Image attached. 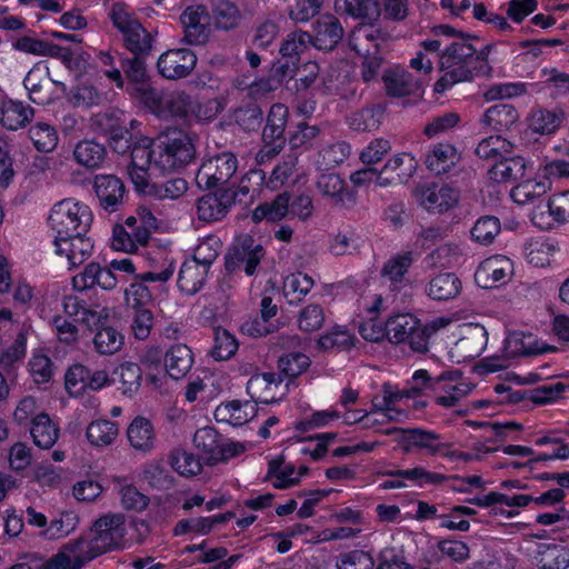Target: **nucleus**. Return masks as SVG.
<instances>
[{"label":"nucleus","instance_id":"4468645a","mask_svg":"<svg viewBox=\"0 0 569 569\" xmlns=\"http://www.w3.org/2000/svg\"><path fill=\"white\" fill-rule=\"evenodd\" d=\"M247 391L256 405L271 403L280 400L287 392L282 379L274 372H263L252 376L247 383Z\"/></svg>","mask_w":569,"mask_h":569},{"label":"nucleus","instance_id":"0eeeda50","mask_svg":"<svg viewBox=\"0 0 569 569\" xmlns=\"http://www.w3.org/2000/svg\"><path fill=\"white\" fill-rule=\"evenodd\" d=\"M237 170V156L230 151H223L202 161L196 173V182L199 188H218L227 184Z\"/></svg>","mask_w":569,"mask_h":569},{"label":"nucleus","instance_id":"5fc2aeb1","mask_svg":"<svg viewBox=\"0 0 569 569\" xmlns=\"http://www.w3.org/2000/svg\"><path fill=\"white\" fill-rule=\"evenodd\" d=\"M78 523L79 519L74 513L62 512L40 532V536L47 540H59L72 533Z\"/></svg>","mask_w":569,"mask_h":569},{"label":"nucleus","instance_id":"f03ea898","mask_svg":"<svg viewBox=\"0 0 569 569\" xmlns=\"http://www.w3.org/2000/svg\"><path fill=\"white\" fill-rule=\"evenodd\" d=\"M440 69L443 76L436 83V90L442 91L457 82L469 81L473 77L489 76L491 68L485 50L477 51L467 38L459 37L440 56Z\"/></svg>","mask_w":569,"mask_h":569},{"label":"nucleus","instance_id":"052dcab7","mask_svg":"<svg viewBox=\"0 0 569 569\" xmlns=\"http://www.w3.org/2000/svg\"><path fill=\"white\" fill-rule=\"evenodd\" d=\"M325 320L323 308L318 303H309L299 311L297 325L300 331L311 333L320 330Z\"/></svg>","mask_w":569,"mask_h":569},{"label":"nucleus","instance_id":"c9c22d12","mask_svg":"<svg viewBox=\"0 0 569 569\" xmlns=\"http://www.w3.org/2000/svg\"><path fill=\"white\" fill-rule=\"evenodd\" d=\"M526 161L521 157L503 156L489 169L490 179L496 182H510L523 177Z\"/></svg>","mask_w":569,"mask_h":569},{"label":"nucleus","instance_id":"a211bd4d","mask_svg":"<svg viewBox=\"0 0 569 569\" xmlns=\"http://www.w3.org/2000/svg\"><path fill=\"white\" fill-rule=\"evenodd\" d=\"M93 188L100 206L109 212L117 211L124 201V184L114 174L96 176Z\"/></svg>","mask_w":569,"mask_h":569},{"label":"nucleus","instance_id":"774afa93","mask_svg":"<svg viewBox=\"0 0 569 569\" xmlns=\"http://www.w3.org/2000/svg\"><path fill=\"white\" fill-rule=\"evenodd\" d=\"M238 350V342L234 337L223 328L214 329V343L211 349V356L216 360H227Z\"/></svg>","mask_w":569,"mask_h":569},{"label":"nucleus","instance_id":"9b49d317","mask_svg":"<svg viewBox=\"0 0 569 569\" xmlns=\"http://www.w3.org/2000/svg\"><path fill=\"white\" fill-rule=\"evenodd\" d=\"M197 61L196 53L190 49H170L159 57L157 68L163 78L178 80L188 77L196 68Z\"/></svg>","mask_w":569,"mask_h":569},{"label":"nucleus","instance_id":"9d476101","mask_svg":"<svg viewBox=\"0 0 569 569\" xmlns=\"http://www.w3.org/2000/svg\"><path fill=\"white\" fill-rule=\"evenodd\" d=\"M569 220V190L552 194L546 204L537 206L531 221L542 230H549Z\"/></svg>","mask_w":569,"mask_h":569},{"label":"nucleus","instance_id":"6e6552de","mask_svg":"<svg viewBox=\"0 0 569 569\" xmlns=\"http://www.w3.org/2000/svg\"><path fill=\"white\" fill-rule=\"evenodd\" d=\"M182 40L190 46L204 44L211 33V17L206 6H188L180 14Z\"/></svg>","mask_w":569,"mask_h":569},{"label":"nucleus","instance_id":"58836bf2","mask_svg":"<svg viewBox=\"0 0 569 569\" xmlns=\"http://www.w3.org/2000/svg\"><path fill=\"white\" fill-rule=\"evenodd\" d=\"M289 214V193H279L272 201L259 204L252 211V220L256 222L280 221Z\"/></svg>","mask_w":569,"mask_h":569},{"label":"nucleus","instance_id":"7c9ffc66","mask_svg":"<svg viewBox=\"0 0 569 569\" xmlns=\"http://www.w3.org/2000/svg\"><path fill=\"white\" fill-rule=\"evenodd\" d=\"M33 116V108L21 101L9 99L0 102V123L9 130L26 127Z\"/></svg>","mask_w":569,"mask_h":569},{"label":"nucleus","instance_id":"4c0bfd02","mask_svg":"<svg viewBox=\"0 0 569 569\" xmlns=\"http://www.w3.org/2000/svg\"><path fill=\"white\" fill-rule=\"evenodd\" d=\"M461 289V281L455 273H440L432 278L426 289L433 300H449L456 298Z\"/></svg>","mask_w":569,"mask_h":569},{"label":"nucleus","instance_id":"8fccbe9b","mask_svg":"<svg viewBox=\"0 0 569 569\" xmlns=\"http://www.w3.org/2000/svg\"><path fill=\"white\" fill-rule=\"evenodd\" d=\"M512 143L501 136H491L481 140L477 148L476 154L483 160L498 161L503 156L511 153Z\"/></svg>","mask_w":569,"mask_h":569},{"label":"nucleus","instance_id":"c85d7f7f","mask_svg":"<svg viewBox=\"0 0 569 569\" xmlns=\"http://www.w3.org/2000/svg\"><path fill=\"white\" fill-rule=\"evenodd\" d=\"M460 161V153L450 143L439 142L428 151L425 163L428 170L435 174H445Z\"/></svg>","mask_w":569,"mask_h":569},{"label":"nucleus","instance_id":"49530a36","mask_svg":"<svg viewBox=\"0 0 569 569\" xmlns=\"http://www.w3.org/2000/svg\"><path fill=\"white\" fill-rule=\"evenodd\" d=\"M563 121V112L547 109H537L531 112L529 127L540 134L553 133Z\"/></svg>","mask_w":569,"mask_h":569},{"label":"nucleus","instance_id":"09e8293b","mask_svg":"<svg viewBox=\"0 0 569 569\" xmlns=\"http://www.w3.org/2000/svg\"><path fill=\"white\" fill-rule=\"evenodd\" d=\"M141 479L151 488L158 490H167L173 482V479L162 460L148 461L142 468Z\"/></svg>","mask_w":569,"mask_h":569},{"label":"nucleus","instance_id":"1a4fd4ad","mask_svg":"<svg viewBox=\"0 0 569 569\" xmlns=\"http://www.w3.org/2000/svg\"><path fill=\"white\" fill-rule=\"evenodd\" d=\"M416 201L430 212H443L459 201V191L448 184H419L412 190Z\"/></svg>","mask_w":569,"mask_h":569},{"label":"nucleus","instance_id":"2f4dec72","mask_svg":"<svg viewBox=\"0 0 569 569\" xmlns=\"http://www.w3.org/2000/svg\"><path fill=\"white\" fill-rule=\"evenodd\" d=\"M209 270L208 267L194 260H186L179 271L178 287L186 295L197 293L204 286Z\"/></svg>","mask_w":569,"mask_h":569},{"label":"nucleus","instance_id":"ea45409f","mask_svg":"<svg viewBox=\"0 0 569 569\" xmlns=\"http://www.w3.org/2000/svg\"><path fill=\"white\" fill-rule=\"evenodd\" d=\"M405 389L410 398L427 395L428 391L439 393L440 390L446 389V373L432 378L427 370H417L411 378L410 386Z\"/></svg>","mask_w":569,"mask_h":569},{"label":"nucleus","instance_id":"c756f323","mask_svg":"<svg viewBox=\"0 0 569 569\" xmlns=\"http://www.w3.org/2000/svg\"><path fill=\"white\" fill-rule=\"evenodd\" d=\"M386 40L387 36L380 29L361 24L349 36V46L359 54H370L377 53Z\"/></svg>","mask_w":569,"mask_h":569},{"label":"nucleus","instance_id":"ddd939ff","mask_svg":"<svg viewBox=\"0 0 569 569\" xmlns=\"http://www.w3.org/2000/svg\"><path fill=\"white\" fill-rule=\"evenodd\" d=\"M24 88L29 92V98L37 104L46 106L57 99L56 88L60 87L63 91L66 86L62 82L53 81L49 78V69L32 68L23 80Z\"/></svg>","mask_w":569,"mask_h":569},{"label":"nucleus","instance_id":"a878e982","mask_svg":"<svg viewBox=\"0 0 569 569\" xmlns=\"http://www.w3.org/2000/svg\"><path fill=\"white\" fill-rule=\"evenodd\" d=\"M130 447L141 455H149L156 448V431L150 420L136 417L127 428Z\"/></svg>","mask_w":569,"mask_h":569},{"label":"nucleus","instance_id":"69168bd1","mask_svg":"<svg viewBox=\"0 0 569 569\" xmlns=\"http://www.w3.org/2000/svg\"><path fill=\"white\" fill-rule=\"evenodd\" d=\"M555 251L556 246L552 241L539 238L528 244L527 259L535 267H545L550 263V258Z\"/></svg>","mask_w":569,"mask_h":569},{"label":"nucleus","instance_id":"f3484780","mask_svg":"<svg viewBox=\"0 0 569 569\" xmlns=\"http://www.w3.org/2000/svg\"><path fill=\"white\" fill-rule=\"evenodd\" d=\"M118 279L111 268L98 262L88 263L81 272L72 278V287L77 291H84L96 287L102 290H113Z\"/></svg>","mask_w":569,"mask_h":569},{"label":"nucleus","instance_id":"39448f33","mask_svg":"<svg viewBox=\"0 0 569 569\" xmlns=\"http://www.w3.org/2000/svg\"><path fill=\"white\" fill-rule=\"evenodd\" d=\"M267 251L260 241L250 234L237 237L224 256V268L229 276L244 272L252 277L259 272Z\"/></svg>","mask_w":569,"mask_h":569},{"label":"nucleus","instance_id":"cd10ccee","mask_svg":"<svg viewBox=\"0 0 569 569\" xmlns=\"http://www.w3.org/2000/svg\"><path fill=\"white\" fill-rule=\"evenodd\" d=\"M297 162L298 158L296 154H288L282 159L280 163L276 166L267 180L264 171L260 169L250 170L246 178L249 181L254 180L257 183H264L266 187L270 190H278L292 176Z\"/></svg>","mask_w":569,"mask_h":569},{"label":"nucleus","instance_id":"bf43d9fd","mask_svg":"<svg viewBox=\"0 0 569 569\" xmlns=\"http://www.w3.org/2000/svg\"><path fill=\"white\" fill-rule=\"evenodd\" d=\"M501 230L500 220L493 216L479 218L470 230L473 241L487 246L499 234Z\"/></svg>","mask_w":569,"mask_h":569},{"label":"nucleus","instance_id":"13d9d810","mask_svg":"<svg viewBox=\"0 0 569 569\" xmlns=\"http://www.w3.org/2000/svg\"><path fill=\"white\" fill-rule=\"evenodd\" d=\"M124 337L112 327H103L97 331L93 345L100 355H113L121 349Z\"/></svg>","mask_w":569,"mask_h":569},{"label":"nucleus","instance_id":"0e129e2a","mask_svg":"<svg viewBox=\"0 0 569 569\" xmlns=\"http://www.w3.org/2000/svg\"><path fill=\"white\" fill-rule=\"evenodd\" d=\"M109 16L114 28L122 34L123 40L141 23L139 19L121 3L112 4Z\"/></svg>","mask_w":569,"mask_h":569},{"label":"nucleus","instance_id":"e433bc0d","mask_svg":"<svg viewBox=\"0 0 569 569\" xmlns=\"http://www.w3.org/2000/svg\"><path fill=\"white\" fill-rule=\"evenodd\" d=\"M519 120V114L513 106L500 103L489 108L482 117V123L492 130L502 132L509 130Z\"/></svg>","mask_w":569,"mask_h":569},{"label":"nucleus","instance_id":"5701e85b","mask_svg":"<svg viewBox=\"0 0 569 569\" xmlns=\"http://www.w3.org/2000/svg\"><path fill=\"white\" fill-rule=\"evenodd\" d=\"M316 187L318 191L337 207H350L356 203V192L351 191L338 173L319 176Z\"/></svg>","mask_w":569,"mask_h":569},{"label":"nucleus","instance_id":"4be33fe9","mask_svg":"<svg viewBox=\"0 0 569 569\" xmlns=\"http://www.w3.org/2000/svg\"><path fill=\"white\" fill-rule=\"evenodd\" d=\"M56 253L66 256L70 267L83 263L92 253L93 243L84 236L54 237Z\"/></svg>","mask_w":569,"mask_h":569},{"label":"nucleus","instance_id":"f8f14e48","mask_svg":"<svg viewBox=\"0 0 569 569\" xmlns=\"http://www.w3.org/2000/svg\"><path fill=\"white\" fill-rule=\"evenodd\" d=\"M233 188H220L202 196L197 202V214L201 221L213 222L222 219L236 202Z\"/></svg>","mask_w":569,"mask_h":569},{"label":"nucleus","instance_id":"6e6d98bb","mask_svg":"<svg viewBox=\"0 0 569 569\" xmlns=\"http://www.w3.org/2000/svg\"><path fill=\"white\" fill-rule=\"evenodd\" d=\"M549 189L550 182L546 178L539 181L526 180L511 190L510 197L516 203L526 204L545 194Z\"/></svg>","mask_w":569,"mask_h":569},{"label":"nucleus","instance_id":"3c124183","mask_svg":"<svg viewBox=\"0 0 569 569\" xmlns=\"http://www.w3.org/2000/svg\"><path fill=\"white\" fill-rule=\"evenodd\" d=\"M171 468L180 476L192 477L200 473L202 465L200 459L192 452L177 448L169 456Z\"/></svg>","mask_w":569,"mask_h":569},{"label":"nucleus","instance_id":"b1692460","mask_svg":"<svg viewBox=\"0 0 569 569\" xmlns=\"http://www.w3.org/2000/svg\"><path fill=\"white\" fill-rule=\"evenodd\" d=\"M343 29L339 20L331 14L321 16L313 26L311 43L319 50L330 51L342 39Z\"/></svg>","mask_w":569,"mask_h":569},{"label":"nucleus","instance_id":"c03bdc74","mask_svg":"<svg viewBox=\"0 0 569 569\" xmlns=\"http://www.w3.org/2000/svg\"><path fill=\"white\" fill-rule=\"evenodd\" d=\"M412 262L413 256L410 251L392 256L383 264L381 269V276L382 278L390 281L395 288H398V284L403 281L405 276L407 274Z\"/></svg>","mask_w":569,"mask_h":569},{"label":"nucleus","instance_id":"603ef678","mask_svg":"<svg viewBox=\"0 0 569 569\" xmlns=\"http://www.w3.org/2000/svg\"><path fill=\"white\" fill-rule=\"evenodd\" d=\"M29 138L41 152L52 151L59 141L54 127L44 121H38L29 129Z\"/></svg>","mask_w":569,"mask_h":569},{"label":"nucleus","instance_id":"f257e3e1","mask_svg":"<svg viewBox=\"0 0 569 569\" xmlns=\"http://www.w3.org/2000/svg\"><path fill=\"white\" fill-rule=\"evenodd\" d=\"M196 156L192 138L183 130L172 128L151 141L134 146V160L140 167L153 163L154 173L171 172L184 168Z\"/></svg>","mask_w":569,"mask_h":569},{"label":"nucleus","instance_id":"423d86ee","mask_svg":"<svg viewBox=\"0 0 569 569\" xmlns=\"http://www.w3.org/2000/svg\"><path fill=\"white\" fill-rule=\"evenodd\" d=\"M387 337L392 343L407 342L415 352H426L435 329L421 325L411 313H399L386 322Z\"/></svg>","mask_w":569,"mask_h":569},{"label":"nucleus","instance_id":"37998d69","mask_svg":"<svg viewBox=\"0 0 569 569\" xmlns=\"http://www.w3.org/2000/svg\"><path fill=\"white\" fill-rule=\"evenodd\" d=\"M118 435V425L106 419L92 421L86 432L87 439L94 447H108L112 445Z\"/></svg>","mask_w":569,"mask_h":569},{"label":"nucleus","instance_id":"338daca9","mask_svg":"<svg viewBox=\"0 0 569 569\" xmlns=\"http://www.w3.org/2000/svg\"><path fill=\"white\" fill-rule=\"evenodd\" d=\"M221 248L222 243L217 236H208L199 241L191 260L210 269L211 264L218 258Z\"/></svg>","mask_w":569,"mask_h":569},{"label":"nucleus","instance_id":"e2e57ef3","mask_svg":"<svg viewBox=\"0 0 569 569\" xmlns=\"http://www.w3.org/2000/svg\"><path fill=\"white\" fill-rule=\"evenodd\" d=\"M350 152L351 148L346 141L333 142L320 150L318 164L325 169L335 168L345 162Z\"/></svg>","mask_w":569,"mask_h":569},{"label":"nucleus","instance_id":"393cba45","mask_svg":"<svg viewBox=\"0 0 569 569\" xmlns=\"http://www.w3.org/2000/svg\"><path fill=\"white\" fill-rule=\"evenodd\" d=\"M488 342L487 331L480 325L469 326L455 343L453 352L460 360L467 361L479 357Z\"/></svg>","mask_w":569,"mask_h":569},{"label":"nucleus","instance_id":"4d7b16f0","mask_svg":"<svg viewBox=\"0 0 569 569\" xmlns=\"http://www.w3.org/2000/svg\"><path fill=\"white\" fill-rule=\"evenodd\" d=\"M312 38L306 31H295L289 33L282 41L279 52L282 59H290L292 62H298L300 54L311 43Z\"/></svg>","mask_w":569,"mask_h":569},{"label":"nucleus","instance_id":"72a5a7b5","mask_svg":"<svg viewBox=\"0 0 569 569\" xmlns=\"http://www.w3.org/2000/svg\"><path fill=\"white\" fill-rule=\"evenodd\" d=\"M193 355L190 348L183 343L173 345L164 356V367L168 375L178 380L184 377L191 369Z\"/></svg>","mask_w":569,"mask_h":569},{"label":"nucleus","instance_id":"7ed1b4c3","mask_svg":"<svg viewBox=\"0 0 569 569\" xmlns=\"http://www.w3.org/2000/svg\"><path fill=\"white\" fill-rule=\"evenodd\" d=\"M127 522L122 513H106L99 517L91 526L89 537H79L76 540L83 542L82 550L90 560L127 546Z\"/></svg>","mask_w":569,"mask_h":569},{"label":"nucleus","instance_id":"f704fd0d","mask_svg":"<svg viewBox=\"0 0 569 569\" xmlns=\"http://www.w3.org/2000/svg\"><path fill=\"white\" fill-rule=\"evenodd\" d=\"M60 429L47 413H40L32 419L30 435L37 447L50 449L59 438Z\"/></svg>","mask_w":569,"mask_h":569},{"label":"nucleus","instance_id":"dca6fc26","mask_svg":"<svg viewBox=\"0 0 569 569\" xmlns=\"http://www.w3.org/2000/svg\"><path fill=\"white\" fill-rule=\"evenodd\" d=\"M511 260L501 254L492 256L483 260L475 272V280L481 288H492L499 282H506L512 276Z\"/></svg>","mask_w":569,"mask_h":569},{"label":"nucleus","instance_id":"de8ad7c7","mask_svg":"<svg viewBox=\"0 0 569 569\" xmlns=\"http://www.w3.org/2000/svg\"><path fill=\"white\" fill-rule=\"evenodd\" d=\"M73 156L79 164L86 168H97L106 158V149L93 140H83L76 146Z\"/></svg>","mask_w":569,"mask_h":569},{"label":"nucleus","instance_id":"864d4df0","mask_svg":"<svg viewBox=\"0 0 569 569\" xmlns=\"http://www.w3.org/2000/svg\"><path fill=\"white\" fill-rule=\"evenodd\" d=\"M440 436L432 431L423 429H407L405 443L406 447H418L426 449L429 453L435 455L441 452L446 445L441 443Z\"/></svg>","mask_w":569,"mask_h":569},{"label":"nucleus","instance_id":"a18cd8bd","mask_svg":"<svg viewBox=\"0 0 569 569\" xmlns=\"http://www.w3.org/2000/svg\"><path fill=\"white\" fill-rule=\"evenodd\" d=\"M335 6L338 10L369 21L378 20L381 14L380 3L377 0H336Z\"/></svg>","mask_w":569,"mask_h":569},{"label":"nucleus","instance_id":"bb28decb","mask_svg":"<svg viewBox=\"0 0 569 569\" xmlns=\"http://www.w3.org/2000/svg\"><path fill=\"white\" fill-rule=\"evenodd\" d=\"M257 415V405L251 400H232L219 405L214 410V418L218 422L231 426H243Z\"/></svg>","mask_w":569,"mask_h":569},{"label":"nucleus","instance_id":"680f3d73","mask_svg":"<svg viewBox=\"0 0 569 569\" xmlns=\"http://www.w3.org/2000/svg\"><path fill=\"white\" fill-rule=\"evenodd\" d=\"M463 250L458 243L447 242L435 249L428 259L433 267L449 268L460 262Z\"/></svg>","mask_w":569,"mask_h":569},{"label":"nucleus","instance_id":"6ab92c4d","mask_svg":"<svg viewBox=\"0 0 569 569\" xmlns=\"http://www.w3.org/2000/svg\"><path fill=\"white\" fill-rule=\"evenodd\" d=\"M416 158L402 152L390 158L381 170L380 187L401 184L408 182L417 170Z\"/></svg>","mask_w":569,"mask_h":569},{"label":"nucleus","instance_id":"412c9836","mask_svg":"<svg viewBox=\"0 0 569 569\" xmlns=\"http://www.w3.org/2000/svg\"><path fill=\"white\" fill-rule=\"evenodd\" d=\"M386 476L393 477L396 479L383 481L380 487L385 490L400 489L406 487V480L422 486L425 483L440 485L448 478L438 472H431L422 467H416L412 469H396L385 472Z\"/></svg>","mask_w":569,"mask_h":569},{"label":"nucleus","instance_id":"20e7f679","mask_svg":"<svg viewBox=\"0 0 569 569\" xmlns=\"http://www.w3.org/2000/svg\"><path fill=\"white\" fill-rule=\"evenodd\" d=\"M92 219V212L86 203L64 199L52 207L48 222L56 232V237L84 236Z\"/></svg>","mask_w":569,"mask_h":569},{"label":"nucleus","instance_id":"a19ab883","mask_svg":"<svg viewBox=\"0 0 569 569\" xmlns=\"http://www.w3.org/2000/svg\"><path fill=\"white\" fill-rule=\"evenodd\" d=\"M162 108L174 117L187 118L197 114L199 104L184 91H172L163 94Z\"/></svg>","mask_w":569,"mask_h":569},{"label":"nucleus","instance_id":"473e14b6","mask_svg":"<svg viewBox=\"0 0 569 569\" xmlns=\"http://www.w3.org/2000/svg\"><path fill=\"white\" fill-rule=\"evenodd\" d=\"M149 227L140 229L114 227L111 246L114 250L132 253L140 246H146L150 238Z\"/></svg>","mask_w":569,"mask_h":569},{"label":"nucleus","instance_id":"2eb2a0df","mask_svg":"<svg viewBox=\"0 0 569 569\" xmlns=\"http://www.w3.org/2000/svg\"><path fill=\"white\" fill-rule=\"evenodd\" d=\"M386 92L390 97L415 96L421 91L423 78L401 67L387 69L382 74Z\"/></svg>","mask_w":569,"mask_h":569},{"label":"nucleus","instance_id":"aec40b11","mask_svg":"<svg viewBox=\"0 0 569 569\" xmlns=\"http://www.w3.org/2000/svg\"><path fill=\"white\" fill-rule=\"evenodd\" d=\"M82 547L83 542L81 540H70L38 569H81L87 562L91 561Z\"/></svg>","mask_w":569,"mask_h":569},{"label":"nucleus","instance_id":"79ce46f5","mask_svg":"<svg viewBox=\"0 0 569 569\" xmlns=\"http://www.w3.org/2000/svg\"><path fill=\"white\" fill-rule=\"evenodd\" d=\"M315 281L307 273L296 272L286 277L283 295L290 305L299 303L313 288Z\"/></svg>","mask_w":569,"mask_h":569}]
</instances>
